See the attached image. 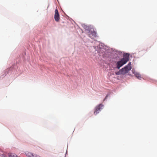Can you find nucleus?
Masks as SVG:
<instances>
[{"mask_svg": "<svg viewBox=\"0 0 157 157\" xmlns=\"http://www.w3.org/2000/svg\"><path fill=\"white\" fill-rule=\"evenodd\" d=\"M131 69V63L130 62L128 64L127 66H126L125 67L122 68L121 70L119 71L116 72V74L117 75L121 74H125L127 73L129 71H130Z\"/></svg>", "mask_w": 157, "mask_h": 157, "instance_id": "obj_1", "label": "nucleus"}, {"mask_svg": "<svg viewBox=\"0 0 157 157\" xmlns=\"http://www.w3.org/2000/svg\"><path fill=\"white\" fill-rule=\"evenodd\" d=\"M129 60L128 57H125L121 59L117 63V67L119 69L122 65L125 64Z\"/></svg>", "mask_w": 157, "mask_h": 157, "instance_id": "obj_2", "label": "nucleus"}, {"mask_svg": "<svg viewBox=\"0 0 157 157\" xmlns=\"http://www.w3.org/2000/svg\"><path fill=\"white\" fill-rule=\"evenodd\" d=\"M103 105L102 104H100L98 105L95 108L94 114L96 115L100 111L103 109Z\"/></svg>", "mask_w": 157, "mask_h": 157, "instance_id": "obj_3", "label": "nucleus"}, {"mask_svg": "<svg viewBox=\"0 0 157 157\" xmlns=\"http://www.w3.org/2000/svg\"><path fill=\"white\" fill-rule=\"evenodd\" d=\"M96 34L97 33L94 30H91L90 32L88 33V36L91 39H94L97 36Z\"/></svg>", "mask_w": 157, "mask_h": 157, "instance_id": "obj_4", "label": "nucleus"}, {"mask_svg": "<svg viewBox=\"0 0 157 157\" xmlns=\"http://www.w3.org/2000/svg\"><path fill=\"white\" fill-rule=\"evenodd\" d=\"M54 19L57 22L59 21L60 19L59 15L57 9H56L55 10Z\"/></svg>", "mask_w": 157, "mask_h": 157, "instance_id": "obj_5", "label": "nucleus"}, {"mask_svg": "<svg viewBox=\"0 0 157 157\" xmlns=\"http://www.w3.org/2000/svg\"><path fill=\"white\" fill-rule=\"evenodd\" d=\"M136 77L138 79L141 80L142 78L141 75L138 73L136 72L135 73Z\"/></svg>", "mask_w": 157, "mask_h": 157, "instance_id": "obj_6", "label": "nucleus"}, {"mask_svg": "<svg viewBox=\"0 0 157 157\" xmlns=\"http://www.w3.org/2000/svg\"><path fill=\"white\" fill-rule=\"evenodd\" d=\"M9 157H19L13 153H10L9 155Z\"/></svg>", "mask_w": 157, "mask_h": 157, "instance_id": "obj_7", "label": "nucleus"}, {"mask_svg": "<svg viewBox=\"0 0 157 157\" xmlns=\"http://www.w3.org/2000/svg\"><path fill=\"white\" fill-rule=\"evenodd\" d=\"M107 95L105 98L104 99V101H105V99L107 98Z\"/></svg>", "mask_w": 157, "mask_h": 157, "instance_id": "obj_8", "label": "nucleus"}]
</instances>
